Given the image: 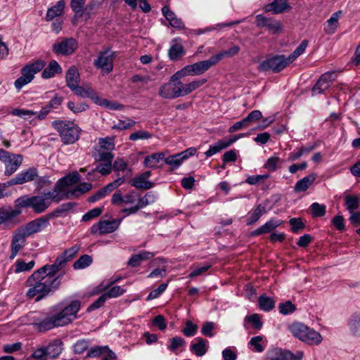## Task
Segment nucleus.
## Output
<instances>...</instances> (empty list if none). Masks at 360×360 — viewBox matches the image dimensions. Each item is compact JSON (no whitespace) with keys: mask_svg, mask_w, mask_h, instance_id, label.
Masks as SVG:
<instances>
[{"mask_svg":"<svg viewBox=\"0 0 360 360\" xmlns=\"http://www.w3.org/2000/svg\"><path fill=\"white\" fill-rule=\"evenodd\" d=\"M70 260L66 258L63 254L58 256L55 260L54 263L51 265H44L42 266L44 269L48 271L50 274L55 276V274L61 269L65 264Z\"/></svg>","mask_w":360,"mask_h":360,"instance_id":"obj_30","label":"nucleus"},{"mask_svg":"<svg viewBox=\"0 0 360 360\" xmlns=\"http://www.w3.org/2000/svg\"><path fill=\"white\" fill-rule=\"evenodd\" d=\"M37 176V169L31 167L20 172L14 178L6 181V185L22 184L34 180Z\"/></svg>","mask_w":360,"mask_h":360,"instance_id":"obj_18","label":"nucleus"},{"mask_svg":"<svg viewBox=\"0 0 360 360\" xmlns=\"http://www.w3.org/2000/svg\"><path fill=\"white\" fill-rule=\"evenodd\" d=\"M35 262L34 260H32L29 262H25L22 259L16 260L13 267L14 272L15 274H18L20 272H25L30 271L34 266Z\"/></svg>","mask_w":360,"mask_h":360,"instance_id":"obj_46","label":"nucleus"},{"mask_svg":"<svg viewBox=\"0 0 360 360\" xmlns=\"http://www.w3.org/2000/svg\"><path fill=\"white\" fill-rule=\"evenodd\" d=\"M156 197L154 194L149 192L144 196L140 198L138 201L135 202L134 205L129 208H125L122 210V212L126 213L127 215H130L136 213L140 209L146 207L148 205L153 203L155 201Z\"/></svg>","mask_w":360,"mask_h":360,"instance_id":"obj_19","label":"nucleus"},{"mask_svg":"<svg viewBox=\"0 0 360 360\" xmlns=\"http://www.w3.org/2000/svg\"><path fill=\"white\" fill-rule=\"evenodd\" d=\"M0 160L5 165V175L11 176L17 171L22 162V156L0 149Z\"/></svg>","mask_w":360,"mask_h":360,"instance_id":"obj_7","label":"nucleus"},{"mask_svg":"<svg viewBox=\"0 0 360 360\" xmlns=\"http://www.w3.org/2000/svg\"><path fill=\"white\" fill-rule=\"evenodd\" d=\"M45 65L46 63L44 60H38L33 63L24 66L20 70L21 76L14 82L15 89L20 90L24 86L30 83L34 79V75L40 72Z\"/></svg>","mask_w":360,"mask_h":360,"instance_id":"obj_6","label":"nucleus"},{"mask_svg":"<svg viewBox=\"0 0 360 360\" xmlns=\"http://www.w3.org/2000/svg\"><path fill=\"white\" fill-rule=\"evenodd\" d=\"M281 224L280 220L277 219H270L266 221L263 226H260L259 229H256L253 234L255 236L260 235L262 233H266L272 231L276 227H278Z\"/></svg>","mask_w":360,"mask_h":360,"instance_id":"obj_41","label":"nucleus"},{"mask_svg":"<svg viewBox=\"0 0 360 360\" xmlns=\"http://www.w3.org/2000/svg\"><path fill=\"white\" fill-rule=\"evenodd\" d=\"M154 257V254L151 252L143 251L139 254L131 256L128 264L131 266H138L143 261L149 260Z\"/></svg>","mask_w":360,"mask_h":360,"instance_id":"obj_36","label":"nucleus"},{"mask_svg":"<svg viewBox=\"0 0 360 360\" xmlns=\"http://www.w3.org/2000/svg\"><path fill=\"white\" fill-rule=\"evenodd\" d=\"M98 144L100 146L99 150L112 152L115 148L113 137L101 138L98 141Z\"/></svg>","mask_w":360,"mask_h":360,"instance_id":"obj_52","label":"nucleus"},{"mask_svg":"<svg viewBox=\"0 0 360 360\" xmlns=\"http://www.w3.org/2000/svg\"><path fill=\"white\" fill-rule=\"evenodd\" d=\"M341 11L333 13L330 18L326 21L324 30L327 34H333L338 26V19Z\"/></svg>","mask_w":360,"mask_h":360,"instance_id":"obj_44","label":"nucleus"},{"mask_svg":"<svg viewBox=\"0 0 360 360\" xmlns=\"http://www.w3.org/2000/svg\"><path fill=\"white\" fill-rule=\"evenodd\" d=\"M92 258L88 255L80 257L73 264L75 269H82L89 266L92 263Z\"/></svg>","mask_w":360,"mask_h":360,"instance_id":"obj_54","label":"nucleus"},{"mask_svg":"<svg viewBox=\"0 0 360 360\" xmlns=\"http://www.w3.org/2000/svg\"><path fill=\"white\" fill-rule=\"evenodd\" d=\"M239 51V47L238 46H233L227 51H223L220 53L214 55L213 57L217 63H218L224 57H232L236 55Z\"/></svg>","mask_w":360,"mask_h":360,"instance_id":"obj_51","label":"nucleus"},{"mask_svg":"<svg viewBox=\"0 0 360 360\" xmlns=\"http://www.w3.org/2000/svg\"><path fill=\"white\" fill-rule=\"evenodd\" d=\"M121 223V219L101 220L98 223L94 224L91 227L92 234H106L110 233L117 230Z\"/></svg>","mask_w":360,"mask_h":360,"instance_id":"obj_15","label":"nucleus"},{"mask_svg":"<svg viewBox=\"0 0 360 360\" xmlns=\"http://www.w3.org/2000/svg\"><path fill=\"white\" fill-rule=\"evenodd\" d=\"M65 2L64 0L58 1L54 6L47 10L45 19L46 21H51L56 17L63 14Z\"/></svg>","mask_w":360,"mask_h":360,"instance_id":"obj_28","label":"nucleus"},{"mask_svg":"<svg viewBox=\"0 0 360 360\" xmlns=\"http://www.w3.org/2000/svg\"><path fill=\"white\" fill-rule=\"evenodd\" d=\"M181 82H169L160 86L158 94L165 99H174L183 96Z\"/></svg>","mask_w":360,"mask_h":360,"instance_id":"obj_10","label":"nucleus"},{"mask_svg":"<svg viewBox=\"0 0 360 360\" xmlns=\"http://www.w3.org/2000/svg\"><path fill=\"white\" fill-rule=\"evenodd\" d=\"M86 0H72L70 3L71 8L75 13V16L82 17L84 13V6Z\"/></svg>","mask_w":360,"mask_h":360,"instance_id":"obj_53","label":"nucleus"},{"mask_svg":"<svg viewBox=\"0 0 360 360\" xmlns=\"http://www.w3.org/2000/svg\"><path fill=\"white\" fill-rule=\"evenodd\" d=\"M71 90L75 91L76 95L82 98H91L95 103H96V98H99L95 91L88 85L79 86V84H77L75 86V88H72Z\"/></svg>","mask_w":360,"mask_h":360,"instance_id":"obj_26","label":"nucleus"},{"mask_svg":"<svg viewBox=\"0 0 360 360\" xmlns=\"http://www.w3.org/2000/svg\"><path fill=\"white\" fill-rule=\"evenodd\" d=\"M347 326L352 335H360V311L354 312L350 316Z\"/></svg>","mask_w":360,"mask_h":360,"instance_id":"obj_29","label":"nucleus"},{"mask_svg":"<svg viewBox=\"0 0 360 360\" xmlns=\"http://www.w3.org/2000/svg\"><path fill=\"white\" fill-rule=\"evenodd\" d=\"M152 137V134L149 132L143 130H139L134 133H132L129 136V140L131 141H137V140H144L148 139Z\"/></svg>","mask_w":360,"mask_h":360,"instance_id":"obj_62","label":"nucleus"},{"mask_svg":"<svg viewBox=\"0 0 360 360\" xmlns=\"http://www.w3.org/2000/svg\"><path fill=\"white\" fill-rule=\"evenodd\" d=\"M196 152V148L191 147L181 153L169 155L167 158L165 157L164 161L167 165L170 166L172 170H174L179 168L185 160L194 155Z\"/></svg>","mask_w":360,"mask_h":360,"instance_id":"obj_14","label":"nucleus"},{"mask_svg":"<svg viewBox=\"0 0 360 360\" xmlns=\"http://www.w3.org/2000/svg\"><path fill=\"white\" fill-rule=\"evenodd\" d=\"M77 44L73 39H68L61 42L55 44L53 49L56 53L68 55L71 54L76 49Z\"/></svg>","mask_w":360,"mask_h":360,"instance_id":"obj_23","label":"nucleus"},{"mask_svg":"<svg viewBox=\"0 0 360 360\" xmlns=\"http://www.w3.org/2000/svg\"><path fill=\"white\" fill-rule=\"evenodd\" d=\"M79 179L80 176L78 172H74L58 180L53 190L63 193V195L61 196V200L65 198L78 197L91 190L92 187L91 184L89 183H82L73 188L72 186L76 184Z\"/></svg>","mask_w":360,"mask_h":360,"instance_id":"obj_4","label":"nucleus"},{"mask_svg":"<svg viewBox=\"0 0 360 360\" xmlns=\"http://www.w3.org/2000/svg\"><path fill=\"white\" fill-rule=\"evenodd\" d=\"M266 212V210L264 205L261 204L257 205L255 209L249 212L247 224L250 225L256 222Z\"/></svg>","mask_w":360,"mask_h":360,"instance_id":"obj_40","label":"nucleus"},{"mask_svg":"<svg viewBox=\"0 0 360 360\" xmlns=\"http://www.w3.org/2000/svg\"><path fill=\"white\" fill-rule=\"evenodd\" d=\"M190 65H188L180 70L177 71L170 77V82H181V79L186 77L187 76H193V72H191V69Z\"/></svg>","mask_w":360,"mask_h":360,"instance_id":"obj_50","label":"nucleus"},{"mask_svg":"<svg viewBox=\"0 0 360 360\" xmlns=\"http://www.w3.org/2000/svg\"><path fill=\"white\" fill-rule=\"evenodd\" d=\"M21 214L20 207L12 209L11 207L0 208V226H14L18 223L16 218Z\"/></svg>","mask_w":360,"mask_h":360,"instance_id":"obj_17","label":"nucleus"},{"mask_svg":"<svg viewBox=\"0 0 360 360\" xmlns=\"http://www.w3.org/2000/svg\"><path fill=\"white\" fill-rule=\"evenodd\" d=\"M243 136L244 134H240L238 136H236L230 139L224 138L221 140H219L214 144L210 146L209 150H207L205 154L207 157H211L214 154L217 153L218 152H219L220 150L228 148L238 139Z\"/></svg>","mask_w":360,"mask_h":360,"instance_id":"obj_20","label":"nucleus"},{"mask_svg":"<svg viewBox=\"0 0 360 360\" xmlns=\"http://www.w3.org/2000/svg\"><path fill=\"white\" fill-rule=\"evenodd\" d=\"M207 82L206 79H195L189 83L184 84L181 82V89H182V93L183 96H186L191 93L192 91H195V89H198L201 86H202L204 84Z\"/></svg>","mask_w":360,"mask_h":360,"instance_id":"obj_38","label":"nucleus"},{"mask_svg":"<svg viewBox=\"0 0 360 360\" xmlns=\"http://www.w3.org/2000/svg\"><path fill=\"white\" fill-rule=\"evenodd\" d=\"M68 108L74 113H78L85 111L88 108V105L86 103H75L72 101L68 103Z\"/></svg>","mask_w":360,"mask_h":360,"instance_id":"obj_61","label":"nucleus"},{"mask_svg":"<svg viewBox=\"0 0 360 360\" xmlns=\"http://www.w3.org/2000/svg\"><path fill=\"white\" fill-rule=\"evenodd\" d=\"M26 236L18 229L13 233L11 243V259H14L25 245Z\"/></svg>","mask_w":360,"mask_h":360,"instance_id":"obj_21","label":"nucleus"},{"mask_svg":"<svg viewBox=\"0 0 360 360\" xmlns=\"http://www.w3.org/2000/svg\"><path fill=\"white\" fill-rule=\"evenodd\" d=\"M162 15L169 21L171 26L177 29H182L184 27V25L180 18H178L174 13L169 8L165 6L162 8Z\"/></svg>","mask_w":360,"mask_h":360,"instance_id":"obj_27","label":"nucleus"},{"mask_svg":"<svg viewBox=\"0 0 360 360\" xmlns=\"http://www.w3.org/2000/svg\"><path fill=\"white\" fill-rule=\"evenodd\" d=\"M96 104H97L101 107L106 108L109 110H121L123 108V105L117 102L110 101L107 99L102 98L101 97H99L98 98H96Z\"/></svg>","mask_w":360,"mask_h":360,"instance_id":"obj_48","label":"nucleus"},{"mask_svg":"<svg viewBox=\"0 0 360 360\" xmlns=\"http://www.w3.org/2000/svg\"><path fill=\"white\" fill-rule=\"evenodd\" d=\"M335 75L334 72L323 74L312 89L313 94H321L326 90L330 86L331 82L335 79Z\"/></svg>","mask_w":360,"mask_h":360,"instance_id":"obj_22","label":"nucleus"},{"mask_svg":"<svg viewBox=\"0 0 360 360\" xmlns=\"http://www.w3.org/2000/svg\"><path fill=\"white\" fill-rule=\"evenodd\" d=\"M184 339H172L171 344L168 346L169 350L174 352L182 351L184 346Z\"/></svg>","mask_w":360,"mask_h":360,"instance_id":"obj_64","label":"nucleus"},{"mask_svg":"<svg viewBox=\"0 0 360 360\" xmlns=\"http://www.w3.org/2000/svg\"><path fill=\"white\" fill-rule=\"evenodd\" d=\"M296 309V307L290 301H286L283 303H280L278 305L279 312L283 315H287L293 313Z\"/></svg>","mask_w":360,"mask_h":360,"instance_id":"obj_58","label":"nucleus"},{"mask_svg":"<svg viewBox=\"0 0 360 360\" xmlns=\"http://www.w3.org/2000/svg\"><path fill=\"white\" fill-rule=\"evenodd\" d=\"M276 301L266 295H262L258 299V305L260 309L269 311L275 307Z\"/></svg>","mask_w":360,"mask_h":360,"instance_id":"obj_43","label":"nucleus"},{"mask_svg":"<svg viewBox=\"0 0 360 360\" xmlns=\"http://www.w3.org/2000/svg\"><path fill=\"white\" fill-rule=\"evenodd\" d=\"M52 126L59 133L64 144H72L78 140L80 129L75 123L69 121H54Z\"/></svg>","mask_w":360,"mask_h":360,"instance_id":"obj_5","label":"nucleus"},{"mask_svg":"<svg viewBox=\"0 0 360 360\" xmlns=\"http://www.w3.org/2000/svg\"><path fill=\"white\" fill-rule=\"evenodd\" d=\"M60 277V276L51 275L43 267L40 268L27 278L26 286L28 290L26 292V296L29 299L35 297L37 301L41 300L51 291L59 287Z\"/></svg>","mask_w":360,"mask_h":360,"instance_id":"obj_1","label":"nucleus"},{"mask_svg":"<svg viewBox=\"0 0 360 360\" xmlns=\"http://www.w3.org/2000/svg\"><path fill=\"white\" fill-rule=\"evenodd\" d=\"M100 354H107L110 359H115V354L110 351L107 347L96 346L91 347L87 352V356L90 357H95Z\"/></svg>","mask_w":360,"mask_h":360,"instance_id":"obj_42","label":"nucleus"},{"mask_svg":"<svg viewBox=\"0 0 360 360\" xmlns=\"http://www.w3.org/2000/svg\"><path fill=\"white\" fill-rule=\"evenodd\" d=\"M315 179L316 175L313 174L304 176L302 179L297 181L294 187V191L296 193L306 191L313 184Z\"/></svg>","mask_w":360,"mask_h":360,"instance_id":"obj_32","label":"nucleus"},{"mask_svg":"<svg viewBox=\"0 0 360 360\" xmlns=\"http://www.w3.org/2000/svg\"><path fill=\"white\" fill-rule=\"evenodd\" d=\"M67 86L72 89L79 84L80 75L77 68L75 66H71L67 71L65 75Z\"/></svg>","mask_w":360,"mask_h":360,"instance_id":"obj_31","label":"nucleus"},{"mask_svg":"<svg viewBox=\"0 0 360 360\" xmlns=\"http://www.w3.org/2000/svg\"><path fill=\"white\" fill-rule=\"evenodd\" d=\"M80 309V302L73 301L69 305L60 309L51 316L39 322L37 314L30 312L27 315L29 323L37 326L39 330L46 331L54 327L63 326L74 321L77 318V314Z\"/></svg>","mask_w":360,"mask_h":360,"instance_id":"obj_2","label":"nucleus"},{"mask_svg":"<svg viewBox=\"0 0 360 360\" xmlns=\"http://www.w3.org/2000/svg\"><path fill=\"white\" fill-rule=\"evenodd\" d=\"M114 58L115 52L105 49L99 53L97 58L94 61V65L96 68L101 69L103 74H108L113 69Z\"/></svg>","mask_w":360,"mask_h":360,"instance_id":"obj_8","label":"nucleus"},{"mask_svg":"<svg viewBox=\"0 0 360 360\" xmlns=\"http://www.w3.org/2000/svg\"><path fill=\"white\" fill-rule=\"evenodd\" d=\"M49 224V219L46 217H42L20 226L18 229L26 237H28L34 233L43 231Z\"/></svg>","mask_w":360,"mask_h":360,"instance_id":"obj_11","label":"nucleus"},{"mask_svg":"<svg viewBox=\"0 0 360 360\" xmlns=\"http://www.w3.org/2000/svg\"><path fill=\"white\" fill-rule=\"evenodd\" d=\"M60 73H62V68L57 61L52 60L42 72L41 77L44 79H50L53 77L56 74Z\"/></svg>","mask_w":360,"mask_h":360,"instance_id":"obj_34","label":"nucleus"},{"mask_svg":"<svg viewBox=\"0 0 360 360\" xmlns=\"http://www.w3.org/2000/svg\"><path fill=\"white\" fill-rule=\"evenodd\" d=\"M63 195L60 191L51 190L39 195L22 196L15 201V206L20 208L31 207L36 213H41L53 202H60Z\"/></svg>","mask_w":360,"mask_h":360,"instance_id":"obj_3","label":"nucleus"},{"mask_svg":"<svg viewBox=\"0 0 360 360\" xmlns=\"http://www.w3.org/2000/svg\"><path fill=\"white\" fill-rule=\"evenodd\" d=\"M307 45L308 41L307 40L302 41L301 44L296 48L294 52L287 58L288 62L290 63H292L297 58L302 54L307 47Z\"/></svg>","mask_w":360,"mask_h":360,"instance_id":"obj_55","label":"nucleus"},{"mask_svg":"<svg viewBox=\"0 0 360 360\" xmlns=\"http://www.w3.org/2000/svg\"><path fill=\"white\" fill-rule=\"evenodd\" d=\"M125 181V179L124 177H119L112 182L107 184L105 187H103V193H105V195H108V193H111L116 188H117L119 186H120Z\"/></svg>","mask_w":360,"mask_h":360,"instance_id":"obj_56","label":"nucleus"},{"mask_svg":"<svg viewBox=\"0 0 360 360\" xmlns=\"http://www.w3.org/2000/svg\"><path fill=\"white\" fill-rule=\"evenodd\" d=\"M280 163L281 160L278 157L272 156L266 160L264 167L269 171H275Z\"/></svg>","mask_w":360,"mask_h":360,"instance_id":"obj_60","label":"nucleus"},{"mask_svg":"<svg viewBox=\"0 0 360 360\" xmlns=\"http://www.w3.org/2000/svg\"><path fill=\"white\" fill-rule=\"evenodd\" d=\"M310 208L311 210L313 217H323L326 214V207L323 204L314 202L311 205Z\"/></svg>","mask_w":360,"mask_h":360,"instance_id":"obj_57","label":"nucleus"},{"mask_svg":"<svg viewBox=\"0 0 360 360\" xmlns=\"http://www.w3.org/2000/svg\"><path fill=\"white\" fill-rule=\"evenodd\" d=\"M45 349L47 357L55 359L62 352V342L60 340H56L47 347H45Z\"/></svg>","mask_w":360,"mask_h":360,"instance_id":"obj_39","label":"nucleus"},{"mask_svg":"<svg viewBox=\"0 0 360 360\" xmlns=\"http://www.w3.org/2000/svg\"><path fill=\"white\" fill-rule=\"evenodd\" d=\"M289 8L288 0H274L271 4L265 6V11H272L274 13H280Z\"/></svg>","mask_w":360,"mask_h":360,"instance_id":"obj_35","label":"nucleus"},{"mask_svg":"<svg viewBox=\"0 0 360 360\" xmlns=\"http://www.w3.org/2000/svg\"><path fill=\"white\" fill-rule=\"evenodd\" d=\"M136 200L137 195L134 191H130L124 195L121 190H117L112 195L111 203L119 207H122L127 205H134Z\"/></svg>","mask_w":360,"mask_h":360,"instance_id":"obj_16","label":"nucleus"},{"mask_svg":"<svg viewBox=\"0 0 360 360\" xmlns=\"http://www.w3.org/2000/svg\"><path fill=\"white\" fill-rule=\"evenodd\" d=\"M11 114L24 119H28L33 115H37V112L30 110L15 108L12 110Z\"/></svg>","mask_w":360,"mask_h":360,"instance_id":"obj_59","label":"nucleus"},{"mask_svg":"<svg viewBox=\"0 0 360 360\" xmlns=\"http://www.w3.org/2000/svg\"><path fill=\"white\" fill-rule=\"evenodd\" d=\"M217 63L213 56L208 60H202L190 65L191 72L194 75H200L207 71L212 66L216 65Z\"/></svg>","mask_w":360,"mask_h":360,"instance_id":"obj_24","label":"nucleus"},{"mask_svg":"<svg viewBox=\"0 0 360 360\" xmlns=\"http://www.w3.org/2000/svg\"><path fill=\"white\" fill-rule=\"evenodd\" d=\"M135 121L127 119L125 120H120L117 124H115L112 127V129H118V130H124L127 129H130L131 127H134L135 124Z\"/></svg>","mask_w":360,"mask_h":360,"instance_id":"obj_63","label":"nucleus"},{"mask_svg":"<svg viewBox=\"0 0 360 360\" xmlns=\"http://www.w3.org/2000/svg\"><path fill=\"white\" fill-rule=\"evenodd\" d=\"M165 160L164 153H155L146 156L143 160V165L146 167L154 169L158 167L159 163Z\"/></svg>","mask_w":360,"mask_h":360,"instance_id":"obj_33","label":"nucleus"},{"mask_svg":"<svg viewBox=\"0 0 360 360\" xmlns=\"http://www.w3.org/2000/svg\"><path fill=\"white\" fill-rule=\"evenodd\" d=\"M288 330L295 338H317L320 335L314 329L300 321H294L288 326Z\"/></svg>","mask_w":360,"mask_h":360,"instance_id":"obj_12","label":"nucleus"},{"mask_svg":"<svg viewBox=\"0 0 360 360\" xmlns=\"http://www.w3.org/2000/svg\"><path fill=\"white\" fill-rule=\"evenodd\" d=\"M345 201V207L349 212L356 210L359 205V198L356 195H346Z\"/></svg>","mask_w":360,"mask_h":360,"instance_id":"obj_49","label":"nucleus"},{"mask_svg":"<svg viewBox=\"0 0 360 360\" xmlns=\"http://www.w3.org/2000/svg\"><path fill=\"white\" fill-rule=\"evenodd\" d=\"M267 358L270 360H302L304 353L301 351L295 354L290 351L279 347H272L266 352Z\"/></svg>","mask_w":360,"mask_h":360,"instance_id":"obj_9","label":"nucleus"},{"mask_svg":"<svg viewBox=\"0 0 360 360\" xmlns=\"http://www.w3.org/2000/svg\"><path fill=\"white\" fill-rule=\"evenodd\" d=\"M290 63L284 56H277L268 58L259 65V70L262 71L272 70L279 72L286 67Z\"/></svg>","mask_w":360,"mask_h":360,"instance_id":"obj_13","label":"nucleus"},{"mask_svg":"<svg viewBox=\"0 0 360 360\" xmlns=\"http://www.w3.org/2000/svg\"><path fill=\"white\" fill-rule=\"evenodd\" d=\"M185 53L183 46L179 43H174L169 49V57L171 60H175L181 58Z\"/></svg>","mask_w":360,"mask_h":360,"instance_id":"obj_45","label":"nucleus"},{"mask_svg":"<svg viewBox=\"0 0 360 360\" xmlns=\"http://www.w3.org/2000/svg\"><path fill=\"white\" fill-rule=\"evenodd\" d=\"M150 176L151 172L146 171L134 177L131 181V185L139 189H149L153 187V183L148 181Z\"/></svg>","mask_w":360,"mask_h":360,"instance_id":"obj_25","label":"nucleus"},{"mask_svg":"<svg viewBox=\"0 0 360 360\" xmlns=\"http://www.w3.org/2000/svg\"><path fill=\"white\" fill-rule=\"evenodd\" d=\"M208 342L205 339H200L191 345V351L196 356H202L205 354L208 349Z\"/></svg>","mask_w":360,"mask_h":360,"instance_id":"obj_37","label":"nucleus"},{"mask_svg":"<svg viewBox=\"0 0 360 360\" xmlns=\"http://www.w3.org/2000/svg\"><path fill=\"white\" fill-rule=\"evenodd\" d=\"M248 345L251 351L260 353L266 348V342L264 339H250Z\"/></svg>","mask_w":360,"mask_h":360,"instance_id":"obj_47","label":"nucleus"}]
</instances>
